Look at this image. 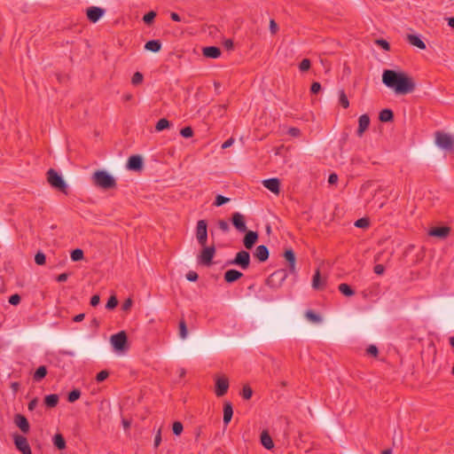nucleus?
Returning <instances> with one entry per match:
<instances>
[{"label": "nucleus", "mask_w": 454, "mask_h": 454, "mask_svg": "<svg viewBox=\"0 0 454 454\" xmlns=\"http://www.w3.org/2000/svg\"><path fill=\"white\" fill-rule=\"evenodd\" d=\"M339 102L343 108H348L349 106L348 98L343 90L339 91Z\"/></svg>", "instance_id": "35"}, {"label": "nucleus", "mask_w": 454, "mask_h": 454, "mask_svg": "<svg viewBox=\"0 0 454 454\" xmlns=\"http://www.w3.org/2000/svg\"><path fill=\"white\" fill-rule=\"evenodd\" d=\"M188 331L184 319L180 320L179 322V336L181 339H185L187 337Z\"/></svg>", "instance_id": "38"}, {"label": "nucleus", "mask_w": 454, "mask_h": 454, "mask_svg": "<svg viewBox=\"0 0 454 454\" xmlns=\"http://www.w3.org/2000/svg\"><path fill=\"white\" fill-rule=\"evenodd\" d=\"M173 434L180 435L184 430L183 424L180 421H175L172 426Z\"/></svg>", "instance_id": "47"}, {"label": "nucleus", "mask_w": 454, "mask_h": 454, "mask_svg": "<svg viewBox=\"0 0 454 454\" xmlns=\"http://www.w3.org/2000/svg\"><path fill=\"white\" fill-rule=\"evenodd\" d=\"M321 90V84L317 82H314L312 84H311V87H310V91L311 93L313 94H317L318 93L319 91Z\"/></svg>", "instance_id": "58"}, {"label": "nucleus", "mask_w": 454, "mask_h": 454, "mask_svg": "<svg viewBox=\"0 0 454 454\" xmlns=\"http://www.w3.org/2000/svg\"><path fill=\"white\" fill-rule=\"evenodd\" d=\"M375 43L379 46H380L382 49H384L385 51H389L390 50V44L388 42H387L386 40L384 39H377L375 41Z\"/></svg>", "instance_id": "51"}, {"label": "nucleus", "mask_w": 454, "mask_h": 454, "mask_svg": "<svg viewBox=\"0 0 454 454\" xmlns=\"http://www.w3.org/2000/svg\"><path fill=\"white\" fill-rule=\"evenodd\" d=\"M243 277V273L237 270H234V269H231V270H228L225 273H224V281L226 283H233L237 280H239V278H241Z\"/></svg>", "instance_id": "23"}, {"label": "nucleus", "mask_w": 454, "mask_h": 454, "mask_svg": "<svg viewBox=\"0 0 454 454\" xmlns=\"http://www.w3.org/2000/svg\"><path fill=\"white\" fill-rule=\"evenodd\" d=\"M127 168L129 170L139 171L143 168V159L140 155H132L129 158Z\"/></svg>", "instance_id": "15"}, {"label": "nucleus", "mask_w": 454, "mask_h": 454, "mask_svg": "<svg viewBox=\"0 0 454 454\" xmlns=\"http://www.w3.org/2000/svg\"><path fill=\"white\" fill-rule=\"evenodd\" d=\"M366 352L370 356H377L378 353H379V350H378V348L375 345H370L367 348Z\"/></svg>", "instance_id": "55"}, {"label": "nucleus", "mask_w": 454, "mask_h": 454, "mask_svg": "<svg viewBox=\"0 0 454 454\" xmlns=\"http://www.w3.org/2000/svg\"><path fill=\"white\" fill-rule=\"evenodd\" d=\"M180 135L184 137H192L193 135V130L191 127H184L180 130Z\"/></svg>", "instance_id": "49"}, {"label": "nucleus", "mask_w": 454, "mask_h": 454, "mask_svg": "<svg viewBox=\"0 0 454 454\" xmlns=\"http://www.w3.org/2000/svg\"><path fill=\"white\" fill-rule=\"evenodd\" d=\"M231 223L239 232L247 231L245 216L239 212L233 213L231 215Z\"/></svg>", "instance_id": "11"}, {"label": "nucleus", "mask_w": 454, "mask_h": 454, "mask_svg": "<svg viewBox=\"0 0 454 454\" xmlns=\"http://www.w3.org/2000/svg\"><path fill=\"white\" fill-rule=\"evenodd\" d=\"M287 134L291 137H297L301 135V130L298 128H290L287 131Z\"/></svg>", "instance_id": "60"}, {"label": "nucleus", "mask_w": 454, "mask_h": 454, "mask_svg": "<svg viewBox=\"0 0 454 454\" xmlns=\"http://www.w3.org/2000/svg\"><path fill=\"white\" fill-rule=\"evenodd\" d=\"M258 233L254 231H247L243 239V245L247 249H251L258 240Z\"/></svg>", "instance_id": "14"}, {"label": "nucleus", "mask_w": 454, "mask_h": 454, "mask_svg": "<svg viewBox=\"0 0 454 454\" xmlns=\"http://www.w3.org/2000/svg\"><path fill=\"white\" fill-rule=\"evenodd\" d=\"M230 201V199L229 198H226L223 195H217L215 197V200L214 201V206L215 207H221L223 206V204L227 203Z\"/></svg>", "instance_id": "48"}, {"label": "nucleus", "mask_w": 454, "mask_h": 454, "mask_svg": "<svg viewBox=\"0 0 454 454\" xmlns=\"http://www.w3.org/2000/svg\"><path fill=\"white\" fill-rule=\"evenodd\" d=\"M450 232V228L447 226H442V227H434L431 228L428 231V234L432 237H436L439 239H445L449 236Z\"/></svg>", "instance_id": "20"}, {"label": "nucleus", "mask_w": 454, "mask_h": 454, "mask_svg": "<svg viewBox=\"0 0 454 454\" xmlns=\"http://www.w3.org/2000/svg\"><path fill=\"white\" fill-rule=\"evenodd\" d=\"M81 396V391L77 388L75 389H73L72 391H70L68 393V395H67V401L69 403H74L75 401H77Z\"/></svg>", "instance_id": "37"}, {"label": "nucleus", "mask_w": 454, "mask_h": 454, "mask_svg": "<svg viewBox=\"0 0 454 454\" xmlns=\"http://www.w3.org/2000/svg\"><path fill=\"white\" fill-rule=\"evenodd\" d=\"M373 271L377 275H382L385 271V267L382 264H376L373 268Z\"/></svg>", "instance_id": "61"}, {"label": "nucleus", "mask_w": 454, "mask_h": 454, "mask_svg": "<svg viewBox=\"0 0 454 454\" xmlns=\"http://www.w3.org/2000/svg\"><path fill=\"white\" fill-rule=\"evenodd\" d=\"M111 344L117 351H123L127 349V334L124 331H121L116 334L111 336Z\"/></svg>", "instance_id": "8"}, {"label": "nucleus", "mask_w": 454, "mask_h": 454, "mask_svg": "<svg viewBox=\"0 0 454 454\" xmlns=\"http://www.w3.org/2000/svg\"><path fill=\"white\" fill-rule=\"evenodd\" d=\"M311 67V62L309 59H303L299 64V69L301 72H307Z\"/></svg>", "instance_id": "43"}, {"label": "nucleus", "mask_w": 454, "mask_h": 454, "mask_svg": "<svg viewBox=\"0 0 454 454\" xmlns=\"http://www.w3.org/2000/svg\"><path fill=\"white\" fill-rule=\"evenodd\" d=\"M145 49L152 52H159L161 50V43L160 40H151L145 44Z\"/></svg>", "instance_id": "28"}, {"label": "nucleus", "mask_w": 454, "mask_h": 454, "mask_svg": "<svg viewBox=\"0 0 454 454\" xmlns=\"http://www.w3.org/2000/svg\"><path fill=\"white\" fill-rule=\"evenodd\" d=\"M20 296L18 294H12L9 297V303L17 306L20 302Z\"/></svg>", "instance_id": "53"}, {"label": "nucleus", "mask_w": 454, "mask_h": 454, "mask_svg": "<svg viewBox=\"0 0 454 454\" xmlns=\"http://www.w3.org/2000/svg\"><path fill=\"white\" fill-rule=\"evenodd\" d=\"M14 423L21 430L22 433L27 434L29 432V422L24 415L16 414L14 416Z\"/></svg>", "instance_id": "18"}, {"label": "nucleus", "mask_w": 454, "mask_h": 454, "mask_svg": "<svg viewBox=\"0 0 454 454\" xmlns=\"http://www.w3.org/2000/svg\"><path fill=\"white\" fill-rule=\"evenodd\" d=\"M117 304H118V300H117L116 296L115 295H112L108 299V301H107V302L106 304V309H107L109 310H112L114 308H116Z\"/></svg>", "instance_id": "46"}, {"label": "nucleus", "mask_w": 454, "mask_h": 454, "mask_svg": "<svg viewBox=\"0 0 454 454\" xmlns=\"http://www.w3.org/2000/svg\"><path fill=\"white\" fill-rule=\"evenodd\" d=\"M326 285V279H321L320 269L317 268L312 278V287L315 290H323Z\"/></svg>", "instance_id": "22"}, {"label": "nucleus", "mask_w": 454, "mask_h": 454, "mask_svg": "<svg viewBox=\"0 0 454 454\" xmlns=\"http://www.w3.org/2000/svg\"><path fill=\"white\" fill-rule=\"evenodd\" d=\"M250 254L246 250L238 252L233 260L227 262L228 265H236L242 270H247L250 266Z\"/></svg>", "instance_id": "5"}, {"label": "nucleus", "mask_w": 454, "mask_h": 454, "mask_svg": "<svg viewBox=\"0 0 454 454\" xmlns=\"http://www.w3.org/2000/svg\"><path fill=\"white\" fill-rule=\"evenodd\" d=\"M370 225V220L367 217H363L355 222V226L357 228L366 229Z\"/></svg>", "instance_id": "40"}, {"label": "nucleus", "mask_w": 454, "mask_h": 454, "mask_svg": "<svg viewBox=\"0 0 454 454\" xmlns=\"http://www.w3.org/2000/svg\"><path fill=\"white\" fill-rule=\"evenodd\" d=\"M254 256L260 262H264L269 259L270 251L265 245H260L255 248Z\"/></svg>", "instance_id": "19"}, {"label": "nucleus", "mask_w": 454, "mask_h": 454, "mask_svg": "<svg viewBox=\"0 0 454 454\" xmlns=\"http://www.w3.org/2000/svg\"><path fill=\"white\" fill-rule=\"evenodd\" d=\"M305 316H306V317H307L309 321H311V322H313V323L317 324V323H320V322H321V317H320V316H319V315H317V314H316V313H315L314 311H312V310H308V311L306 312Z\"/></svg>", "instance_id": "39"}, {"label": "nucleus", "mask_w": 454, "mask_h": 454, "mask_svg": "<svg viewBox=\"0 0 454 454\" xmlns=\"http://www.w3.org/2000/svg\"><path fill=\"white\" fill-rule=\"evenodd\" d=\"M253 390L248 385H245L241 391V395L244 399L249 400L252 397Z\"/></svg>", "instance_id": "45"}, {"label": "nucleus", "mask_w": 454, "mask_h": 454, "mask_svg": "<svg viewBox=\"0 0 454 454\" xmlns=\"http://www.w3.org/2000/svg\"><path fill=\"white\" fill-rule=\"evenodd\" d=\"M262 184L265 188L275 194H278L280 192V181L278 178L273 177L265 179L262 181Z\"/></svg>", "instance_id": "16"}, {"label": "nucleus", "mask_w": 454, "mask_h": 454, "mask_svg": "<svg viewBox=\"0 0 454 454\" xmlns=\"http://www.w3.org/2000/svg\"><path fill=\"white\" fill-rule=\"evenodd\" d=\"M133 305V301L131 298H128L124 301V302L121 304V310L128 312L130 310L131 307Z\"/></svg>", "instance_id": "50"}, {"label": "nucleus", "mask_w": 454, "mask_h": 454, "mask_svg": "<svg viewBox=\"0 0 454 454\" xmlns=\"http://www.w3.org/2000/svg\"><path fill=\"white\" fill-rule=\"evenodd\" d=\"M196 239L201 247L207 242V223L206 220H199L196 226Z\"/></svg>", "instance_id": "9"}, {"label": "nucleus", "mask_w": 454, "mask_h": 454, "mask_svg": "<svg viewBox=\"0 0 454 454\" xmlns=\"http://www.w3.org/2000/svg\"><path fill=\"white\" fill-rule=\"evenodd\" d=\"M37 404H38V398L35 397L28 403L27 408L29 411H34L36 408Z\"/></svg>", "instance_id": "63"}, {"label": "nucleus", "mask_w": 454, "mask_h": 454, "mask_svg": "<svg viewBox=\"0 0 454 454\" xmlns=\"http://www.w3.org/2000/svg\"><path fill=\"white\" fill-rule=\"evenodd\" d=\"M99 302H100V297H99V295H98V294H95V295H93V296L90 298V305H91L92 307H96L97 305H98V304H99Z\"/></svg>", "instance_id": "62"}, {"label": "nucleus", "mask_w": 454, "mask_h": 454, "mask_svg": "<svg viewBox=\"0 0 454 454\" xmlns=\"http://www.w3.org/2000/svg\"><path fill=\"white\" fill-rule=\"evenodd\" d=\"M52 442L54 446L59 450H65L67 447L66 440L60 434H56L53 436Z\"/></svg>", "instance_id": "30"}, {"label": "nucleus", "mask_w": 454, "mask_h": 454, "mask_svg": "<svg viewBox=\"0 0 454 454\" xmlns=\"http://www.w3.org/2000/svg\"><path fill=\"white\" fill-rule=\"evenodd\" d=\"M109 376V372L106 370H103L101 372H99L97 376H96V380L98 382H102L104 381L106 379H107V377Z\"/></svg>", "instance_id": "52"}, {"label": "nucleus", "mask_w": 454, "mask_h": 454, "mask_svg": "<svg viewBox=\"0 0 454 454\" xmlns=\"http://www.w3.org/2000/svg\"><path fill=\"white\" fill-rule=\"evenodd\" d=\"M370 117L368 114H362L358 119V129L356 134L358 137H362L364 131L369 128Z\"/></svg>", "instance_id": "21"}, {"label": "nucleus", "mask_w": 454, "mask_h": 454, "mask_svg": "<svg viewBox=\"0 0 454 454\" xmlns=\"http://www.w3.org/2000/svg\"><path fill=\"white\" fill-rule=\"evenodd\" d=\"M47 374V368L44 365L39 366L33 375L35 381H41Z\"/></svg>", "instance_id": "32"}, {"label": "nucleus", "mask_w": 454, "mask_h": 454, "mask_svg": "<svg viewBox=\"0 0 454 454\" xmlns=\"http://www.w3.org/2000/svg\"><path fill=\"white\" fill-rule=\"evenodd\" d=\"M59 395L56 394L48 395L44 398V403L48 408H54L59 403Z\"/></svg>", "instance_id": "31"}, {"label": "nucleus", "mask_w": 454, "mask_h": 454, "mask_svg": "<svg viewBox=\"0 0 454 454\" xmlns=\"http://www.w3.org/2000/svg\"><path fill=\"white\" fill-rule=\"evenodd\" d=\"M435 143L440 148L446 151H452L454 148L452 137L441 131L435 133Z\"/></svg>", "instance_id": "6"}, {"label": "nucleus", "mask_w": 454, "mask_h": 454, "mask_svg": "<svg viewBox=\"0 0 454 454\" xmlns=\"http://www.w3.org/2000/svg\"><path fill=\"white\" fill-rule=\"evenodd\" d=\"M104 13L105 10L100 7L91 6L87 9L88 20L93 23L98 21Z\"/></svg>", "instance_id": "13"}, {"label": "nucleus", "mask_w": 454, "mask_h": 454, "mask_svg": "<svg viewBox=\"0 0 454 454\" xmlns=\"http://www.w3.org/2000/svg\"><path fill=\"white\" fill-rule=\"evenodd\" d=\"M202 51H203V55L206 58H210V59H217L221 55V50H220V48H218L216 46L204 47Z\"/></svg>", "instance_id": "24"}, {"label": "nucleus", "mask_w": 454, "mask_h": 454, "mask_svg": "<svg viewBox=\"0 0 454 454\" xmlns=\"http://www.w3.org/2000/svg\"><path fill=\"white\" fill-rule=\"evenodd\" d=\"M161 442V429L160 428L154 437V447L157 448Z\"/></svg>", "instance_id": "59"}, {"label": "nucleus", "mask_w": 454, "mask_h": 454, "mask_svg": "<svg viewBox=\"0 0 454 454\" xmlns=\"http://www.w3.org/2000/svg\"><path fill=\"white\" fill-rule=\"evenodd\" d=\"M93 184L102 190L114 189L117 186L115 178L106 170H97L91 176Z\"/></svg>", "instance_id": "2"}, {"label": "nucleus", "mask_w": 454, "mask_h": 454, "mask_svg": "<svg viewBox=\"0 0 454 454\" xmlns=\"http://www.w3.org/2000/svg\"><path fill=\"white\" fill-rule=\"evenodd\" d=\"M382 82L394 90L396 94L405 95L415 90V82L412 78L403 72L386 69L382 74Z\"/></svg>", "instance_id": "1"}, {"label": "nucleus", "mask_w": 454, "mask_h": 454, "mask_svg": "<svg viewBox=\"0 0 454 454\" xmlns=\"http://www.w3.org/2000/svg\"><path fill=\"white\" fill-rule=\"evenodd\" d=\"M215 247L214 245L210 247H203V249L198 256L199 262L205 266H210L213 263V258L215 254Z\"/></svg>", "instance_id": "7"}, {"label": "nucleus", "mask_w": 454, "mask_h": 454, "mask_svg": "<svg viewBox=\"0 0 454 454\" xmlns=\"http://www.w3.org/2000/svg\"><path fill=\"white\" fill-rule=\"evenodd\" d=\"M284 258L288 262L289 271L292 274L296 273V257L294 250L292 248L286 249L284 253Z\"/></svg>", "instance_id": "17"}, {"label": "nucleus", "mask_w": 454, "mask_h": 454, "mask_svg": "<svg viewBox=\"0 0 454 454\" xmlns=\"http://www.w3.org/2000/svg\"><path fill=\"white\" fill-rule=\"evenodd\" d=\"M270 31L272 35H276L278 31V26L274 20H270Z\"/></svg>", "instance_id": "57"}, {"label": "nucleus", "mask_w": 454, "mask_h": 454, "mask_svg": "<svg viewBox=\"0 0 454 454\" xmlns=\"http://www.w3.org/2000/svg\"><path fill=\"white\" fill-rule=\"evenodd\" d=\"M13 441L15 447L22 453V454H32L31 448L28 444L27 438L19 434H13Z\"/></svg>", "instance_id": "10"}, {"label": "nucleus", "mask_w": 454, "mask_h": 454, "mask_svg": "<svg viewBox=\"0 0 454 454\" xmlns=\"http://www.w3.org/2000/svg\"><path fill=\"white\" fill-rule=\"evenodd\" d=\"M261 442L267 450H271L274 447L273 441L267 431H262L261 434Z\"/></svg>", "instance_id": "27"}, {"label": "nucleus", "mask_w": 454, "mask_h": 454, "mask_svg": "<svg viewBox=\"0 0 454 454\" xmlns=\"http://www.w3.org/2000/svg\"><path fill=\"white\" fill-rule=\"evenodd\" d=\"M338 182V176L335 173H332L328 177V183L330 184H335Z\"/></svg>", "instance_id": "64"}, {"label": "nucleus", "mask_w": 454, "mask_h": 454, "mask_svg": "<svg viewBox=\"0 0 454 454\" xmlns=\"http://www.w3.org/2000/svg\"><path fill=\"white\" fill-rule=\"evenodd\" d=\"M143 80H144V75L142 73L140 72H136L132 78H131V83L134 85V86H137V85H139L143 82Z\"/></svg>", "instance_id": "41"}, {"label": "nucleus", "mask_w": 454, "mask_h": 454, "mask_svg": "<svg viewBox=\"0 0 454 454\" xmlns=\"http://www.w3.org/2000/svg\"><path fill=\"white\" fill-rule=\"evenodd\" d=\"M171 126H172V124L168 120H167L166 118H162L157 121V123L155 125V129H156V131L160 132L166 129L170 128Z\"/></svg>", "instance_id": "34"}, {"label": "nucleus", "mask_w": 454, "mask_h": 454, "mask_svg": "<svg viewBox=\"0 0 454 454\" xmlns=\"http://www.w3.org/2000/svg\"><path fill=\"white\" fill-rule=\"evenodd\" d=\"M47 181L53 189H56L66 195L68 194L67 184L64 180L63 176L55 169L50 168L47 171Z\"/></svg>", "instance_id": "3"}, {"label": "nucleus", "mask_w": 454, "mask_h": 454, "mask_svg": "<svg viewBox=\"0 0 454 454\" xmlns=\"http://www.w3.org/2000/svg\"><path fill=\"white\" fill-rule=\"evenodd\" d=\"M155 17H156V12H153V11H151V12H149L146 14L144 15L143 21L146 25H150V24H152L153 22Z\"/></svg>", "instance_id": "42"}, {"label": "nucleus", "mask_w": 454, "mask_h": 454, "mask_svg": "<svg viewBox=\"0 0 454 454\" xmlns=\"http://www.w3.org/2000/svg\"><path fill=\"white\" fill-rule=\"evenodd\" d=\"M198 278H199V276H198L197 272H195L193 270H190L186 274V279L191 282L196 281L198 279Z\"/></svg>", "instance_id": "56"}, {"label": "nucleus", "mask_w": 454, "mask_h": 454, "mask_svg": "<svg viewBox=\"0 0 454 454\" xmlns=\"http://www.w3.org/2000/svg\"><path fill=\"white\" fill-rule=\"evenodd\" d=\"M379 119L382 122H389L394 120V113L390 109H383L380 112Z\"/></svg>", "instance_id": "29"}, {"label": "nucleus", "mask_w": 454, "mask_h": 454, "mask_svg": "<svg viewBox=\"0 0 454 454\" xmlns=\"http://www.w3.org/2000/svg\"><path fill=\"white\" fill-rule=\"evenodd\" d=\"M83 251L80 248L74 249L71 252V259L73 262H78L83 259Z\"/></svg>", "instance_id": "36"}, {"label": "nucleus", "mask_w": 454, "mask_h": 454, "mask_svg": "<svg viewBox=\"0 0 454 454\" xmlns=\"http://www.w3.org/2000/svg\"><path fill=\"white\" fill-rule=\"evenodd\" d=\"M35 262L37 265H44L46 262V256L45 254L39 251L35 255Z\"/></svg>", "instance_id": "44"}, {"label": "nucleus", "mask_w": 454, "mask_h": 454, "mask_svg": "<svg viewBox=\"0 0 454 454\" xmlns=\"http://www.w3.org/2000/svg\"><path fill=\"white\" fill-rule=\"evenodd\" d=\"M338 289L343 295L347 297H350L355 294V291L346 283L340 284Z\"/></svg>", "instance_id": "33"}, {"label": "nucleus", "mask_w": 454, "mask_h": 454, "mask_svg": "<svg viewBox=\"0 0 454 454\" xmlns=\"http://www.w3.org/2000/svg\"><path fill=\"white\" fill-rule=\"evenodd\" d=\"M287 277H288L287 270L285 269H280V270L274 271L272 274H270L267 278L265 283L270 288L278 289L283 285V283L287 278Z\"/></svg>", "instance_id": "4"}, {"label": "nucleus", "mask_w": 454, "mask_h": 454, "mask_svg": "<svg viewBox=\"0 0 454 454\" xmlns=\"http://www.w3.org/2000/svg\"><path fill=\"white\" fill-rule=\"evenodd\" d=\"M229 388V380L225 377L217 378L215 381V395L217 396H223Z\"/></svg>", "instance_id": "12"}, {"label": "nucleus", "mask_w": 454, "mask_h": 454, "mask_svg": "<svg viewBox=\"0 0 454 454\" xmlns=\"http://www.w3.org/2000/svg\"><path fill=\"white\" fill-rule=\"evenodd\" d=\"M217 224L222 231L228 232L230 231L229 223L225 220H219Z\"/></svg>", "instance_id": "54"}, {"label": "nucleus", "mask_w": 454, "mask_h": 454, "mask_svg": "<svg viewBox=\"0 0 454 454\" xmlns=\"http://www.w3.org/2000/svg\"><path fill=\"white\" fill-rule=\"evenodd\" d=\"M407 42L413 45L418 47L420 50L426 49V43L416 35L409 34L406 35Z\"/></svg>", "instance_id": "25"}, {"label": "nucleus", "mask_w": 454, "mask_h": 454, "mask_svg": "<svg viewBox=\"0 0 454 454\" xmlns=\"http://www.w3.org/2000/svg\"><path fill=\"white\" fill-rule=\"evenodd\" d=\"M233 415V408L230 402H225L223 405V423L228 425Z\"/></svg>", "instance_id": "26"}]
</instances>
